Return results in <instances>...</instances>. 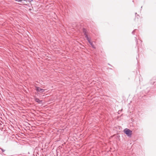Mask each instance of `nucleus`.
<instances>
[{
	"mask_svg": "<svg viewBox=\"0 0 156 156\" xmlns=\"http://www.w3.org/2000/svg\"><path fill=\"white\" fill-rule=\"evenodd\" d=\"M19 108L18 111L20 113H25L26 112V111L25 110L23 109V108Z\"/></svg>",
	"mask_w": 156,
	"mask_h": 156,
	"instance_id": "obj_6",
	"label": "nucleus"
},
{
	"mask_svg": "<svg viewBox=\"0 0 156 156\" xmlns=\"http://www.w3.org/2000/svg\"><path fill=\"white\" fill-rule=\"evenodd\" d=\"M85 37L86 38L89 43L91 42L90 41V38L88 36H86Z\"/></svg>",
	"mask_w": 156,
	"mask_h": 156,
	"instance_id": "obj_8",
	"label": "nucleus"
},
{
	"mask_svg": "<svg viewBox=\"0 0 156 156\" xmlns=\"http://www.w3.org/2000/svg\"><path fill=\"white\" fill-rule=\"evenodd\" d=\"M125 133L128 136H131L132 135V131L129 129H126L124 130Z\"/></svg>",
	"mask_w": 156,
	"mask_h": 156,
	"instance_id": "obj_2",
	"label": "nucleus"
},
{
	"mask_svg": "<svg viewBox=\"0 0 156 156\" xmlns=\"http://www.w3.org/2000/svg\"><path fill=\"white\" fill-rule=\"evenodd\" d=\"M135 15H136V14H137L136 12V13H135Z\"/></svg>",
	"mask_w": 156,
	"mask_h": 156,
	"instance_id": "obj_18",
	"label": "nucleus"
},
{
	"mask_svg": "<svg viewBox=\"0 0 156 156\" xmlns=\"http://www.w3.org/2000/svg\"><path fill=\"white\" fill-rule=\"evenodd\" d=\"M16 1L19 2L23 4L25 1V0H18Z\"/></svg>",
	"mask_w": 156,
	"mask_h": 156,
	"instance_id": "obj_10",
	"label": "nucleus"
},
{
	"mask_svg": "<svg viewBox=\"0 0 156 156\" xmlns=\"http://www.w3.org/2000/svg\"><path fill=\"white\" fill-rule=\"evenodd\" d=\"M83 32L85 37L86 36H88V32L87 31V30L85 28H83Z\"/></svg>",
	"mask_w": 156,
	"mask_h": 156,
	"instance_id": "obj_4",
	"label": "nucleus"
},
{
	"mask_svg": "<svg viewBox=\"0 0 156 156\" xmlns=\"http://www.w3.org/2000/svg\"><path fill=\"white\" fill-rule=\"evenodd\" d=\"M89 43L91 46V47L93 48L94 49L96 48V47L91 42H90Z\"/></svg>",
	"mask_w": 156,
	"mask_h": 156,
	"instance_id": "obj_9",
	"label": "nucleus"
},
{
	"mask_svg": "<svg viewBox=\"0 0 156 156\" xmlns=\"http://www.w3.org/2000/svg\"><path fill=\"white\" fill-rule=\"evenodd\" d=\"M153 85H155L156 84V81H155V82H153Z\"/></svg>",
	"mask_w": 156,
	"mask_h": 156,
	"instance_id": "obj_14",
	"label": "nucleus"
},
{
	"mask_svg": "<svg viewBox=\"0 0 156 156\" xmlns=\"http://www.w3.org/2000/svg\"><path fill=\"white\" fill-rule=\"evenodd\" d=\"M0 149L2 150V152H4L5 151V150L2 149V148H0Z\"/></svg>",
	"mask_w": 156,
	"mask_h": 156,
	"instance_id": "obj_13",
	"label": "nucleus"
},
{
	"mask_svg": "<svg viewBox=\"0 0 156 156\" xmlns=\"http://www.w3.org/2000/svg\"><path fill=\"white\" fill-rule=\"evenodd\" d=\"M36 90L37 92L41 91V92H43L44 91V90L42 89L39 87H36Z\"/></svg>",
	"mask_w": 156,
	"mask_h": 156,
	"instance_id": "obj_5",
	"label": "nucleus"
},
{
	"mask_svg": "<svg viewBox=\"0 0 156 156\" xmlns=\"http://www.w3.org/2000/svg\"><path fill=\"white\" fill-rule=\"evenodd\" d=\"M29 10L30 11V10H31V9H29Z\"/></svg>",
	"mask_w": 156,
	"mask_h": 156,
	"instance_id": "obj_16",
	"label": "nucleus"
},
{
	"mask_svg": "<svg viewBox=\"0 0 156 156\" xmlns=\"http://www.w3.org/2000/svg\"><path fill=\"white\" fill-rule=\"evenodd\" d=\"M131 106L133 107L136 106V105H135V104H134V100H133L132 101H131L130 102V103H129L128 104V107H130Z\"/></svg>",
	"mask_w": 156,
	"mask_h": 156,
	"instance_id": "obj_3",
	"label": "nucleus"
},
{
	"mask_svg": "<svg viewBox=\"0 0 156 156\" xmlns=\"http://www.w3.org/2000/svg\"><path fill=\"white\" fill-rule=\"evenodd\" d=\"M28 0V2L29 3L31 2L32 1H33V0Z\"/></svg>",
	"mask_w": 156,
	"mask_h": 156,
	"instance_id": "obj_15",
	"label": "nucleus"
},
{
	"mask_svg": "<svg viewBox=\"0 0 156 156\" xmlns=\"http://www.w3.org/2000/svg\"><path fill=\"white\" fill-rule=\"evenodd\" d=\"M109 69H112V68H109Z\"/></svg>",
	"mask_w": 156,
	"mask_h": 156,
	"instance_id": "obj_19",
	"label": "nucleus"
},
{
	"mask_svg": "<svg viewBox=\"0 0 156 156\" xmlns=\"http://www.w3.org/2000/svg\"><path fill=\"white\" fill-rule=\"evenodd\" d=\"M137 16H139V15H137Z\"/></svg>",
	"mask_w": 156,
	"mask_h": 156,
	"instance_id": "obj_17",
	"label": "nucleus"
},
{
	"mask_svg": "<svg viewBox=\"0 0 156 156\" xmlns=\"http://www.w3.org/2000/svg\"><path fill=\"white\" fill-rule=\"evenodd\" d=\"M136 29L134 30L132 32V33L134 35V33L135 32L136 30Z\"/></svg>",
	"mask_w": 156,
	"mask_h": 156,
	"instance_id": "obj_11",
	"label": "nucleus"
},
{
	"mask_svg": "<svg viewBox=\"0 0 156 156\" xmlns=\"http://www.w3.org/2000/svg\"><path fill=\"white\" fill-rule=\"evenodd\" d=\"M149 90V89L147 88L146 90H143L142 92H140L139 94L140 95L139 97V99H141L143 98L148 93Z\"/></svg>",
	"mask_w": 156,
	"mask_h": 156,
	"instance_id": "obj_1",
	"label": "nucleus"
},
{
	"mask_svg": "<svg viewBox=\"0 0 156 156\" xmlns=\"http://www.w3.org/2000/svg\"><path fill=\"white\" fill-rule=\"evenodd\" d=\"M135 39L136 42V44H137L138 41L137 40V39L136 37H135Z\"/></svg>",
	"mask_w": 156,
	"mask_h": 156,
	"instance_id": "obj_12",
	"label": "nucleus"
},
{
	"mask_svg": "<svg viewBox=\"0 0 156 156\" xmlns=\"http://www.w3.org/2000/svg\"><path fill=\"white\" fill-rule=\"evenodd\" d=\"M35 101L39 104H41L42 103V101L40 100L38 98H36L35 99Z\"/></svg>",
	"mask_w": 156,
	"mask_h": 156,
	"instance_id": "obj_7",
	"label": "nucleus"
}]
</instances>
